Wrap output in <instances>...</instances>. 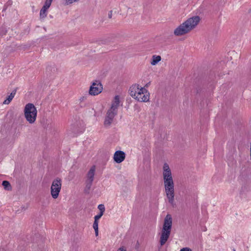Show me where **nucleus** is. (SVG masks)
I'll return each mask as SVG.
<instances>
[{
    "label": "nucleus",
    "mask_w": 251,
    "mask_h": 251,
    "mask_svg": "<svg viewBox=\"0 0 251 251\" xmlns=\"http://www.w3.org/2000/svg\"><path fill=\"white\" fill-rule=\"evenodd\" d=\"M163 178L165 192L168 202L173 205L175 202V184L171 169L167 163H164L163 167Z\"/></svg>",
    "instance_id": "obj_1"
},
{
    "label": "nucleus",
    "mask_w": 251,
    "mask_h": 251,
    "mask_svg": "<svg viewBox=\"0 0 251 251\" xmlns=\"http://www.w3.org/2000/svg\"><path fill=\"white\" fill-rule=\"evenodd\" d=\"M200 21V18L193 16L183 22L174 30V33L176 36H180L189 33L194 29Z\"/></svg>",
    "instance_id": "obj_2"
},
{
    "label": "nucleus",
    "mask_w": 251,
    "mask_h": 251,
    "mask_svg": "<svg viewBox=\"0 0 251 251\" xmlns=\"http://www.w3.org/2000/svg\"><path fill=\"white\" fill-rule=\"evenodd\" d=\"M130 96L140 102H148L150 100V93L145 87H141L138 84L131 86L129 89Z\"/></svg>",
    "instance_id": "obj_3"
},
{
    "label": "nucleus",
    "mask_w": 251,
    "mask_h": 251,
    "mask_svg": "<svg viewBox=\"0 0 251 251\" xmlns=\"http://www.w3.org/2000/svg\"><path fill=\"white\" fill-rule=\"evenodd\" d=\"M172 217L171 215L167 214L165 217L161 230L160 243L161 246L164 245L168 240L172 227Z\"/></svg>",
    "instance_id": "obj_4"
},
{
    "label": "nucleus",
    "mask_w": 251,
    "mask_h": 251,
    "mask_svg": "<svg viewBox=\"0 0 251 251\" xmlns=\"http://www.w3.org/2000/svg\"><path fill=\"white\" fill-rule=\"evenodd\" d=\"M24 115L26 121L29 124H33L36 121L37 110L35 106L29 103L25 105L24 109Z\"/></svg>",
    "instance_id": "obj_5"
},
{
    "label": "nucleus",
    "mask_w": 251,
    "mask_h": 251,
    "mask_svg": "<svg viewBox=\"0 0 251 251\" xmlns=\"http://www.w3.org/2000/svg\"><path fill=\"white\" fill-rule=\"evenodd\" d=\"M61 186L62 181L60 178H56L53 180L50 187V194L53 199H56L58 197Z\"/></svg>",
    "instance_id": "obj_6"
},
{
    "label": "nucleus",
    "mask_w": 251,
    "mask_h": 251,
    "mask_svg": "<svg viewBox=\"0 0 251 251\" xmlns=\"http://www.w3.org/2000/svg\"><path fill=\"white\" fill-rule=\"evenodd\" d=\"M103 90L101 83L97 80L93 82L90 87L89 93L92 96L98 95L100 94Z\"/></svg>",
    "instance_id": "obj_7"
},
{
    "label": "nucleus",
    "mask_w": 251,
    "mask_h": 251,
    "mask_svg": "<svg viewBox=\"0 0 251 251\" xmlns=\"http://www.w3.org/2000/svg\"><path fill=\"white\" fill-rule=\"evenodd\" d=\"M117 114V112L108 110L104 121V125L105 127H109L111 125L115 116Z\"/></svg>",
    "instance_id": "obj_8"
},
{
    "label": "nucleus",
    "mask_w": 251,
    "mask_h": 251,
    "mask_svg": "<svg viewBox=\"0 0 251 251\" xmlns=\"http://www.w3.org/2000/svg\"><path fill=\"white\" fill-rule=\"evenodd\" d=\"M95 166H92L87 175V180H86V187L89 189L92 185V182L94 180L95 172Z\"/></svg>",
    "instance_id": "obj_9"
},
{
    "label": "nucleus",
    "mask_w": 251,
    "mask_h": 251,
    "mask_svg": "<svg viewBox=\"0 0 251 251\" xmlns=\"http://www.w3.org/2000/svg\"><path fill=\"white\" fill-rule=\"evenodd\" d=\"M120 104V96H115L111 101L110 108L109 110L117 113L118 108Z\"/></svg>",
    "instance_id": "obj_10"
},
{
    "label": "nucleus",
    "mask_w": 251,
    "mask_h": 251,
    "mask_svg": "<svg viewBox=\"0 0 251 251\" xmlns=\"http://www.w3.org/2000/svg\"><path fill=\"white\" fill-rule=\"evenodd\" d=\"M126 154L123 151H116L114 154V160L117 163L122 162L125 159Z\"/></svg>",
    "instance_id": "obj_11"
},
{
    "label": "nucleus",
    "mask_w": 251,
    "mask_h": 251,
    "mask_svg": "<svg viewBox=\"0 0 251 251\" xmlns=\"http://www.w3.org/2000/svg\"><path fill=\"white\" fill-rule=\"evenodd\" d=\"M161 60V57L158 55H153L150 61V64L152 66L156 65Z\"/></svg>",
    "instance_id": "obj_12"
},
{
    "label": "nucleus",
    "mask_w": 251,
    "mask_h": 251,
    "mask_svg": "<svg viewBox=\"0 0 251 251\" xmlns=\"http://www.w3.org/2000/svg\"><path fill=\"white\" fill-rule=\"evenodd\" d=\"M16 92V90L13 91L7 97V99L4 100L3 104H8L15 97Z\"/></svg>",
    "instance_id": "obj_13"
},
{
    "label": "nucleus",
    "mask_w": 251,
    "mask_h": 251,
    "mask_svg": "<svg viewBox=\"0 0 251 251\" xmlns=\"http://www.w3.org/2000/svg\"><path fill=\"white\" fill-rule=\"evenodd\" d=\"M48 9L43 6L41 9L40 13V18L42 19L45 18L47 15V10Z\"/></svg>",
    "instance_id": "obj_14"
},
{
    "label": "nucleus",
    "mask_w": 251,
    "mask_h": 251,
    "mask_svg": "<svg viewBox=\"0 0 251 251\" xmlns=\"http://www.w3.org/2000/svg\"><path fill=\"white\" fill-rule=\"evenodd\" d=\"M2 185L3 186L4 188L6 190H10L11 189V185L8 181H3L2 183Z\"/></svg>",
    "instance_id": "obj_15"
},
{
    "label": "nucleus",
    "mask_w": 251,
    "mask_h": 251,
    "mask_svg": "<svg viewBox=\"0 0 251 251\" xmlns=\"http://www.w3.org/2000/svg\"><path fill=\"white\" fill-rule=\"evenodd\" d=\"M99 222L98 221H94L93 227L95 230V235L96 236H98L99 234Z\"/></svg>",
    "instance_id": "obj_16"
},
{
    "label": "nucleus",
    "mask_w": 251,
    "mask_h": 251,
    "mask_svg": "<svg viewBox=\"0 0 251 251\" xmlns=\"http://www.w3.org/2000/svg\"><path fill=\"white\" fill-rule=\"evenodd\" d=\"M52 0H46L45 3V4L43 6L45 7L46 8L49 9V8L50 7Z\"/></svg>",
    "instance_id": "obj_17"
},
{
    "label": "nucleus",
    "mask_w": 251,
    "mask_h": 251,
    "mask_svg": "<svg viewBox=\"0 0 251 251\" xmlns=\"http://www.w3.org/2000/svg\"><path fill=\"white\" fill-rule=\"evenodd\" d=\"M103 214V213L102 212H100L99 214L96 215L94 217L95 221H98V220L101 217Z\"/></svg>",
    "instance_id": "obj_18"
},
{
    "label": "nucleus",
    "mask_w": 251,
    "mask_h": 251,
    "mask_svg": "<svg viewBox=\"0 0 251 251\" xmlns=\"http://www.w3.org/2000/svg\"><path fill=\"white\" fill-rule=\"evenodd\" d=\"M98 208L100 210V212H102V213H104V210H105V208L103 204H100L98 206Z\"/></svg>",
    "instance_id": "obj_19"
},
{
    "label": "nucleus",
    "mask_w": 251,
    "mask_h": 251,
    "mask_svg": "<svg viewBox=\"0 0 251 251\" xmlns=\"http://www.w3.org/2000/svg\"><path fill=\"white\" fill-rule=\"evenodd\" d=\"M179 251H192V250L188 248H184L181 249Z\"/></svg>",
    "instance_id": "obj_20"
},
{
    "label": "nucleus",
    "mask_w": 251,
    "mask_h": 251,
    "mask_svg": "<svg viewBox=\"0 0 251 251\" xmlns=\"http://www.w3.org/2000/svg\"><path fill=\"white\" fill-rule=\"evenodd\" d=\"M117 251H126V249L124 247H120Z\"/></svg>",
    "instance_id": "obj_21"
},
{
    "label": "nucleus",
    "mask_w": 251,
    "mask_h": 251,
    "mask_svg": "<svg viewBox=\"0 0 251 251\" xmlns=\"http://www.w3.org/2000/svg\"><path fill=\"white\" fill-rule=\"evenodd\" d=\"M112 11H109L108 12V17L109 18H112Z\"/></svg>",
    "instance_id": "obj_22"
},
{
    "label": "nucleus",
    "mask_w": 251,
    "mask_h": 251,
    "mask_svg": "<svg viewBox=\"0 0 251 251\" xmlns=\"http://www.w3.org/2000/svg\"><path fill=\"white\" fill-rule=\"evenodd\" d=\"M233 251H235V249H233Z\"/></svg>",
    "instance_id": "obj_23"
}]
</instances>
